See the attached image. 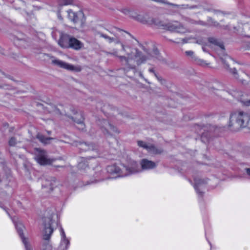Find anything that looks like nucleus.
Segmentation results:
<instances>
[{"label":"nucleus","instance_id":"42","mask_svg":"<svg viewBox=\"0 0 250 250\" xmlns=\"http://www.w3.org/2000/svg\"><path fill=\"white\" fill-rule=\"evenodd\" d=\"M219 15L220 16H223V14H219Z\"/></svg>","mask_w":250,"mask_h":250},{"label":"nucleus","instance_id":"28","mask_svg":"<svg viewBox=\"0 0 250 250\" xmlns=\"http://www.w3.org/2000/svg\"><path fill=\"white\" fill-rule=\"evenodd\" d=\"M208 23L210 25H213L214 26H217L218 25V23L216 21H213V19L211 18H209L208 20Z\"/></svg>","mask_w":250,"mask_h":250},{"label":"nucleus","instance_id":"15","mask_svg":"<svg viewBox=\"0 0 250 250\" xmlns=\"http://www.w3.org/2000/svg\"><path fill=\"white\" fill-rule=\"evenodd\" d=\"M79 148L83 151H86L88 150H93L95 148V146L93 144H87L86 143H79L76 145Z\"/></svg>","mask_w":250,"mask_h":250},{"label":"nucleus","instance_id":"39","mask_svg":"<svg viewBox=\"0 0 250 250\" xmlns=\"http://www.w3.org/2000/svg\"><path fill=\"white\" fill-rule=\"evenodd\" d=\"M58 18L61 20L62 19L61 16L59 14H58Z\"/></svg>","mask_w":250,"mask_h":250},{"label":"nucleus","instance_id":"40","mask_svg":"<svg viewBox=\"0 0 250 250\" xmlns=\"http://www.w3.org/2000/svg\"><path fill=\"white\" fill-rule=\"evenodd\" d=\"M202 49L204 51H206V50H205V47L204 46H203L202 47Z\"/></svg>","mask_w":250,"mask_h":250},{"label":"nucleus","instance_id":"35","mask_svg":"<svg viewBox=\"0 0 250 250\" xmlns=\"http://www.w3.org/2000/svg\"><path fill=\"white\" fill-rule=\"evenodd\" d=\"M149 71L151 72H153L154 73L155 76H156V77L158 79V80H159V81H160V79L157 76V75H156V74L154 72V70L152 69H149Z\"/></svg>","mask_w":250,"mask_h":250},{"label":"nucleus","instance_id":"37","mask_svg":"<svg viewBox=\"0 0 250 250\" xmlns=\"http://www.w3.org/2000/svg\"><path fill=\"white\" fill-rule=\"evenodd\" d=\"M188 39L185 38L182 39V41L184 43H187L188 42Z\"/></svg>","mask_w":250,"mask_h":250},{"label":"nucleus","instance_id":"8","mask_svg":"<svg viewBox=\"0 0 250 250\" xmlns=\"http://www.w3.org/2000/svg\"><path fill=\"white\" fill-rule=\"evenodd\" d=\"M35 159L41 165H50L55 160L48 158L47 152L41 148H36L35 151Z\"/></svg>","mask_w":250,"mask_h":250},{"label":"nucleus","instance_id":"5","mask_svg":"<svg viewBox=\"0 0 250 250\" xmlns=\"http://www.w3.org/2000/svg\"><path fill=\"white\" fill-rule=\"evenodd\" d=\"M43 57L44 58L45 60H48L50 59L51 60V63L54 65H56L60 68L66 69L68 71L80 72L82 69L80 66H74L70 63H67L62 61L56 59L53 56H51L49 54H43Z\"/></svg>","mask_w":250,"mask_h":250},{"label":"nucleus","instance_id":"25","mask_svg":"<svg viewBox=\"0 0 250 250\" xmlns=\"http://www.w3.org/2000/svg\"><path fill=\"white\" fill-rule=\"evenodd\" d=\"M59 4L63 6L73 3V0H58Z\"/></svg>","mask_w":250,"mask_h":250},{"label":"nucleus","instance_id":"32","mask_svg":"<svg viewBox=\"0 0 250 250\" xmlns=\"http://www.w3.org/2000/svg\"><path fill=\"white\" fill-rule=\"evenodd\" d=\"M185 54L188 56L191 57L192 58H193L194 57V52L192 51H187L185 52Z\"/></svg>","mask_w":250,"mask_h":250},{"label":"nucleus","instance_id":"12","mask_svg":"<svg viewBox=\"0 0 250 250\" xmlns=\"http://www.w3.org/2000/svg\"><path fill=\"white\" fill-rule=\"evenodd\" d=\"M61 241L60 245L61 250H67L69 245V240L66 238L64 230L61 228Z\"/></svg>","mask_w":250,"mask_h":250},{"label":"nucleus","instance_id":"34","mask_svg":"<svg viewBox=\"0 0 250 250\" xmlns=\"http://www.w3.org/2000/svg\"><path fill=\"white\" fill-rule=\"evenodd\" d=\"M192 23L198 24L202 25H204V26L207 25V23H205L204 21H193L192 22Z\"/></svg>","mask_w":250,"mask_h":250},{"label":"nucleus","instance_id":"29","mask_svg":"<svg viewBox=\"0 0 250 250\" xmlns=\"http://www.w3.org/2000/svg\"><path fill=\"white\" fill-rule=\"evenodd\" d=\"M46 183H45V184H42V187L43 188H49L51 190H52L53 189V187H52V184L51 183H50L49 181H45Z\"/></svg>","mask_w":250,"mask_h":250},{"label":"nucleus","instance_id":"14","mask_svg":"<svg viewBox=\"0 0 250 250\" xmlns=\"http://www.w3.org/2000/svg\"><path fill=\"white\" fill-rule=\"evenodd\" d=\"M83 46V44L77 39L71 37L69 44V48L75 50H80Z\"/></svg>","mask_w":250,"mask_h":250},{"label":"nucleus","instance_id":"41","mask_svg":"<svg viewBox=\"0 0 250 250\" xmlns=\"http://www.w3.org/2000/svg\"><path fill=\"white\" fill-rule=\"evenodd\" d=\"M233 96L236 97L237 96V95L236 94H234V95H233Z\"/></svg>","mask_w":250,"mask_h":250},{"label":"nucleus","instance_id":"6","mask_svg":"<svg viewBox=\"0 0 250 250\" xmlns=\"http://www.w3.org/2000/svg\"><path fill=\"white\" fill-rule=\"evenodd\" d=\"M220 59L222 61V62L224 64L225 68L229 72L232 73L235 79H238L239 81H241L243 83H244L243 81L245 80L244 79L245 77H248L247 75L244 73H242L241 75L242 78L240 79L238 77V74L236 69L234 67L233 68L229 67V66H231L235 63L234 61L227 55H224L223 57H221Z\"/></svg>","mask_w":250,"mask_h":250},{"label":"nucleus","instance_id":"16","mask_svg":"<svg viewBox=\"0 0 250 250\" xmlns=\"http://www.w3.org/2000/svg\"><path fill=\"white\" fill-rule=\"evenodd\" d=\"M72 120H73L77 124L81 125L80 129H83L84 128V118L82 113L78 114L77 117H72Z\"/></svg>","mask_w":250,"mask_h":250},{"label":"nucleus","instance_id":"31","mask_svg":"<svg viewBox=\"0 0 250 250\" xmlns=\"http://www.w3.org/2000/svg\"><path fill=\"white\" fill-rule=\"evenodd\" d=\"M130 11L131 10L127 8H125L122 10V12L128 16H129Z\"/></svg>","mask_w":250,"mask_h":250},{"label":"nucleus","instance_id":"13","mask_svg":"<svg viewBox=\"0 0 250 250\" xmlns=\"http://www.w3.org/2000/svg\"><path fill=\"white\" fill-rule=\"evenodd\" d=\"M140 165L141 166V168L143 170L152 169L156 166V165L154 162L146 159H144L141 160Z\"/></svg>","mask_w":250,"mask_h":250},{"label":"nucleus","instance_id":"21","mask_svg":"<svg viewBox=\"0 0 250 250\" xmlns=\"http://www.w3.org/2000/svg\"><path fill=\"white\" fill-rule=\"evenodd\" d=\"M30 42V40L29 39H17V41L16 42V43L19 45L23 46L26 47L29 45V43Z\"/></svg>","mask_w":250,"mask_h":250},{"label":"nucleus","instance_id":"27","mask_svg":"<svg viewBox=\"0 0 250 250\" xmlns=\"http://www.w3.org/2000/svg\"><path fill=\"white\" fill-rule=\"evenodd\" d=\"M8 144L11 146H14L17 144V140L15 137H12L9 139Z\"/></svg>","mask_w":250,"mask_h":250},{"label":"nucleus","instance_id":"30","mask_svg":"<svg viewBox=\"0 0 250 250\" xmlns=\"http://www.w3.org/2000/svg\"><path fill=\"white\" fill-rule=\"evenodd\" d=\"M198 63L199 65L204 67L207 66L209 65V63H207L206 61L203 60H199Z\"/></svg>","mask_w":250,"mask_h":250},{"label":"nucleus","instance_id":"2","mask_svg":"<svg viewBox=\"0 0 250 250\" xmlns=\"http://www.w3.org/2000/svg\"><path fill=\"white\" fill-rule=\"evenodd\" d=\"M55 214L51 213L49 216L43 218V239L45 241L42 245V250H53L49 240L53 232L54 228L57 226V223L54 219Z\"/></svg>","mask_w":250,"mask_h":250},{"label":"nucleus","instance_id":"33","mask_svg":"<svg viewBox=\"0 0 250 250\" xmlns=\"http://www.w3.org/2000/svg\"><path fill=\"white\" fill-rule=\"evenodd\" d=\"M196 42L198 44L203 45L205 43V41L203 38H200L197 40Z\"/></svg>","mask_w":250,"mask_h":250},{"label":"nucleus","instance_id":"17","mask_svg":"<svg viewBox=\"0 0 250 250\" xmlns=\"http://www.w3.org/2000/svg\"><path fill=\"white\" fill-rule=\"evenodd\" d=\"M129 17L141 22H145L146 21V20L145 19L143 15L137 14V13L134 10H131Z\"/></svg>","mask_w":250,"mask_h":250},{"label":"nucleus","instance_id":"22","mask_svg":"<svg viewBox=\"0 0 250 250\" xmlns=\"http://www.w3.org/2000/svg\"><path fill=\"white\" fill-rule=\"evenodd\" d=\"M37 138L39 139L40 141L42 143L47 144L49 143V141L51 140H53V138L51 137H45L44 136L41 134H38L37 135Z\"/></svg>","mask_w":250,"mask_h":250},{"label":"nucleus","instance_id":"36","mask_svg":"<svg viewBox=\"0 0 250 250\" xmlns=\"http://www.w3.org/2000/svg\"><path fill=\"white\" fill-rule=\"evenodd\" d=\"M244 104L247 106H250V100L245 101L244 102Z\"/></svg>","mask_w":250,"mask_h":250},{"label":"nucleus","instance_id":"9","mask_svg":"<svg viewBox=\"0 0 250 250\" xmlns=\"http://www.w3.org/2000/svg\"><path fill=\"white\" fill-rule=\"evenodd\" d=\"M164 28L171 32L179 33H185L188 32V29L181 23L174 21L163 25Z\"/></svg>","mask_w":250,"mask_h":250},{"label":"nucleus","instance_id":"19","mask_svg":"<svg viewBox=\"0 0 250 250\" xmlns=\"http://www.w3.org/2000/svg\"><path fill=\"white\" fill-rule=\"evenodd\" d=\"M68 18V19L73 22L74 23H77L79 21L78 15L76 13L74 12L71 10H68L67 11Z\"/></svg>","mask_w":250,"mask_h":250},{"label":"nucleus","instance_id":"1","mask_svg":"<svg viewBox=\"0 0 250 250\" xmlns=\"http://www.w3.org/2000/svg\"><path fill=\"white\" fill-rule=\"evenodd\" d=\"M97 34L101 37L106 40L109 43L114 42L116 44L121 45V51L124 52L126 55H118L117 51L110 54L119 59L121 64L124 66L125 70L128 71L133 70L134 72H136L137 66L145 63L147 60L150 59L151 57H154L159 61L162 60V57L157 49L154 50L152 54L146 56L138 49L130 50V47L122 43L116 36L110 37L100 32Z\"/></svg>","mask_w":250,"mask_h":250},{"label":"nucleus","instance_id":"10","mask_svg":"<svg viewBox=\"0 0 250 250\" xmlns=\"http://www.w3.org/2000/svg\"><path fill=\"white\" fill-rule=\"evenodd\" d=\"M15 227L17 231L22 239V241L25 246L26 250H32L31 246L28 243L25 238L23 235V229L24 227L21 223H17L15 224Z\"/></svg>","mask_w":250,"mask_h":250},{"label":"nucleus","instance_id":"18","mask_svg":"<svg viewBox=\"0 0 250 250\" xmlns=\"http://www.w3.org/2000/svg\"><path fill=\"white\" fill-rule=\"evenodd\" d=\"M208 41L209 43L218 46L221 50H223L224 49V46L220 41L213 37L208 38Z\"/></svg>","mask_w":250,"mask_h":250},{"label":"nucleus","instance_id":"38","mask_svg":"<svg viewBox=\"0 0 250 250\" xmlns=\"http://www.w3.org/2000/svg\"><path fill=\"white\" fill-rule=\"evenodd\" d=\"M246 171L247 174L250 176V168H246Z\"/></svg>","mask_w":250,"mask_h":250},{"label":"nucleus","instance_id":"3","mask_svg":"<svg viewBox=\"0 0 250 250\" xmlns=\"http://www.w3.org/2000/svg\"><path fill=\"white\" fill-rule=\"evenodd\" d=\"M229 125L234 131L247 127L250 129V113L236 111L231 114Z\"/></svg>","mask_w":250,"mask_h":250},{"label":"nucleus","instance_id":"11","mask_svg":"<svg viewBox=\"0 0 250 250\" xmlns=\"http://www.w3.org/2000/svg\"><path fill=\"white\" fill-rule=\"evenodd\" d=\"M71 37L68 35L61 33L60 39L58 42L59 45L62 48H68Z\"/></svg>","mask_w":250,"mask_h":250},{"label":"nucleus","instance_id":"7","mask_svg":"<svg viewBox=\"0 0 250 250\" xmlns=\"http://www.w3.org/2000/svg\"><path fill=\"white\" fill-rule=\"evenodd\" d=\"M100 128L104 135L107 138L112 137L114 134H119L120 131L107 120H103L100 124Z\"/></svg>","mask_w":250,"mask_h":250},{"label":"nucleus","instance_id":"4","mask_svg":"<svg viewBox=\"0 0 250 250\" xmlns=\"http://www.w3.org/2000/svg\"><path fill=\"white\" fill-rule=\"evenodd\" d=\"M108 171L118 174L120 177L134 174L141 171L139 165L134 161L129 162L126 165L121 164L120 166L114 165L108 167Z\"/></svg>","mask_w":250,"mask_h":250},{"label":"nucleus","instance_id":"23","mask_svg":"<svg viewBox=\"0 0 250 250\" xmlns=\"http://www.w3.org/2000/svg\"><path fill=\"white\" fill-rule=\"evenodd\" d=\"M195 184L194 185V188L196 189L197 193L201 195H202V192L199 191V188L201 186L202 183H204L205 181L203 180L199 179L195 181Z\"/></svg>","mask_w":250,"mask_h":250},{"label":"nucleus","instance_id":"20","mask_svg":"<svg viewBox=\"0 0 250 250\" xmlns=\"http://www.w3.org/2000/svg\"><path fill=\"white\" fill-rule=\"evenodd\" d=\"M147 150L152 154H160L163 152L161 148H157L156 146L152 145L149 144Z\"/></svg>","mask_w":250,"mask_h":250},{"label":"nucleus","instance_id":"26","mask_svg":"<svg viewBox=\"0 0 250 250\" xmlns=\"http://www.w3.org/2000/svg\"><path fill=\"white\" fill-rule=\"evenodd\" d=\"M137 144L140 147H143L146 150L149 145L147 144L146 142L142 141H138Z\"/></svg>","mask_w":250,"mask_h":250},{"label":"nucleus","instance_id":"24","mask_svg":"<svg viewBox=\"0 0 250 250\" xmlns=\"http://www.w3.org/2000/svg\"><path fill=\"white\" fill-rule=\"evenodd\" d=\"M243 30L245 36L250 37V22H249L244 25Z\"/></svg>","mask_w":250,"mask_h":250}]
</instances>
